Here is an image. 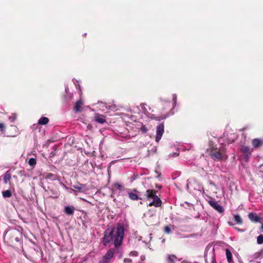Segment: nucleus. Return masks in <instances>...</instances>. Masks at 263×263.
Returning <instances> with one entry per match:
<instances>
[{"label":"nucleus","mask_w":263,"mask_h":263,"mask_svg":"<svg viewBox=\"0 0 263 263\" xmlns=\"http://www.w3.org/2000/svg\"><path fill=\"white\" fill-rule=\"evenodd\" d=\"M58 176L52 173H47L45 176V178L50 179L51 180H55L57 179Z\"/></svg>","instance_id":"nucleus-17"},{"label":"nucleus","mask_w":263,"mask_h":263,"mask_svg":"<svg viewBox=\"0 0 263 263\" xmlns=\"http://www.w3.org/2000/svg\"><path fill=\"white\" fill-rule=\"evenodd\" d=\"M157 187L160 189L161 188V186H157Z\"/></svg>","instance_id":"nucleus-44"},{"label":"nucleus","mask_w":263,"mask_h":263,"mask_svg":"<svg viewBox=\"0 0 263 263\" xmlns=\"http://www.w3.org/2000/svg\"><path fill=\"white\" fill-rule=\"evenodd\" d=\"M74 208L71 206H66L64 208V212L69 215H72L74 213Z\"/></svg>","instance_id":"nucleus-13"},{"label":"nucleus","mask_w":263,"mask_h":263,"mask_svg":"<svg viewBox=\"0 0 263 263\" xmlns=\"http://www.w3.org/2000/svg\"><path fill=\"white\" fill-rule=\"evenodd\" d=\"M194 263H199V262H194Z\"/></svg>","instance_id":"nucleus-47"},{"label":"nucleus","mask_w":263,"mask_h":263,"mask_svg":"<svg viewBox=\"0 0 263 263\" xmlns=\"http://www.w3.org/2000/svg\"><path fill=\"white\" fill-rule=\"evenodd\" d=\"M124 191L127 194L130 200H138V199H141L138 194L139 192L136 189H124Z\"/></svg>","instance_id":"nucleus-3"},{"label":"nucleus","mask_w":263,"mask_h":263,"mask_svg":"<svg viewBox=\"0 0 263 263\" xmlns=\"http://www.w3.org/2000/svg\"><path fill=\"white\" fill-rule=\"evenodd\" d=\"M234 219L235 221L238 224H241L242 222V220L240 216L238 215H235L234 216Z\"/></svg>","instance_id":"nucleus-24"},{"label":"nucleus","mask_w":263,"mask_h":263,"mask_svg":"<svg viewBox=\"0 0 263 263\" xmlns=\"http://www.w3.org/2000/svg\"><path fill=\"white\" fill-rule=\"evenodd\" d=\"M178 155H179V153H174L169 155L170 157H175V156H177Z\"/></svg>","instance_id":"nucleus-39"},{"label":"nucleus","mask_w":263,"mask_h":263,"mask_svg":"<svg viewBox=\"0 0 263 263\" xmlns=\"http://www.w3.org/2000/svg\"><path fill=\"white\" fill-rule=\"evenodd\" d=\"M95 120L98 123H103L105 122V117L103 115L97 114L95 116Z\"/></svg>","instance_id":"nucleus-10"},{"label":"nucleus","mask_w":263,"mask_h":263,"mask_svg":"<svg viewBox=\"0 0 263 263\" xmlns=\"http://www.w3.org/2000/svg\"><path fill=\"white\" fill-rule=\"evenodd\" d=\"M153 201L148 204L149 206H154L155 207H160L161 205V200L158 196H154L153 199Z\"/></svg>","instance_id":"nucleus-8"},{"label":"nucleus","mask_w":263,"mask_h":263,"mask_svg":"<svg viewBox=\"0 0 263 263\" xmlns=\"http://www.w3.org/2000/svg\"><path fill=\"white\" fill-rule=\"evenodd\" d=\"M115 252V250L114 249H110L107 251L104 256L110 260L111 259L114 257Z\"/></svg>","instance_id":"nucleus-14"},{"label":"nucleus","mask_w":263,"mask_h":263,"mask_svg":"<svg viewBox=\"0 0 263 263\" xmlns=\"http://www.w3.org/2000/svg\"><path fill=\"white\" fill-rule=\"evenodd\" d=\"M249 219L254 222L259 221L260 218L256 213H250L248 215Z\"/></svg>","instance_id":"nucleus-15"},{"label":"nucleus","mask_w":263,"mask_h":263,"mask_svg":"<svg viewBox=\"0 0 263 263\" xmlns=\"http://www.w3.org/2000/svg\"><path fill=\"white\" fill-rule=\"evenodd\" d=\"M257 242L259 245L263 243V235H260L257 237Z\"/></svg>","instance_id":"nucleus-26"},{"label":"nucleus","mask_w":263,"mask_h":263,"mask_svg":"<svg viewBox=\"0 0 263 263\" xmlns=\"http://www.w3.org/2000/svg\"><path fill=\"white\" fill-rule=\"evenodd\" d=\"M208 203L215 210L219 213H223L224 212L223 208L217 203L214 199H211L208 201Z\"/></svg>","instance_id":"nucleus-5"},{"label":"nucleus","mask_w":263,"mask_h":263,"mask_svg":"<svg viewBox=\"0 0 263 263\" xmlns=\"http://www.w3.org/2000/svg\"><path fill=\"white\" fill-rule=\"evenodd\" d=\"M114 186L118 190H123L124 191V189H125V187H124L123 186H122V185L120 184L119 183H116L114 184Z\"/></svg>","instance_id":"nucleus-29"},{"label":"nucleus","mask_w":263,"mask_h":263,"mask_svg":"<svg viewBox=\"0 0 263 263\" xmlns=\"http://www.w3.org/2000/svg\"><path fill=\"white\" fill-rule=\"evenodd\" d=\"M226 256H227L228 261L229 262H232V255L231 251L229 249H227L226 250Z\"/></svg>","instance_id":"nucleus-18"},{"label":"nucleus","mask_w":263,"mask_h":263,"mask_svg":"<svg viewBox=\"0 0 263 263\" xmlns=\"http://www.w3.org/2000/svg\"><path fill=\"white\" fill-rule=\"evenodd\" d=\"M2 194L4 198H9L12 196L11 192L10 190L3 191Z\"/></svg>","instance_id":"nucleus-23"},{"label":"nucleus","mask_w":263,"mask_h":263,"mask_svg":"<svg viewBox=\"0 0 263 263\" xmlns=\"http://www.w3.org/2000/svg\"><path fill=\"white\" fill-rule=\"evenodd\" d=\"M28 163L30 166H34L36 163V161L35 158H31L29 160Z\"/></svg>","instance_id":"nucleus-25"},{"label":"nucleus","mask_w":263,"mask_h":263,"mask_svg":"<svg viewBox=\"0 0 263 263\" xmlns=\"http://www.w3.org/2000/svg\"><path fill=\"white\" fill-rule=\"evenodd\" d=\"M109 109L111 110H116V106L115 105H111L109 106Z\"/></svg>","instance_id":"nucleus-36"},{"label":"nucleus","mask_w":263,"mask_h":263,"mask_svg":"<svg viewBox=\"0 0 263 263\" xmlns=\"http://www.w3.org/2000/svg\"><path fill=\"white\" fill-rule=\"evenodd\" d=\"M49 121V120L46 117L41 118L38 121V124L41 125H44L47 124Z\"/></svg>","instance_id":"nucleus-21"},{"label":"nucleus","mask_w":263,"mask_h":263,"mask_svg":"<svg viewBox=\"0 0 263 263\" xmlns=\"http://www.w3.org/2000/svg\"><path fill=\"white\" fill-rule=\"evenodd\" d=\"M16 115L15 114H12L11 116L9 117V120L11 122H13L16 119Z\"/></svg>","instance_id":"nucleus-31"},{"label":"nucleus","mask_w":263,"mask_h":263,"mask_svg":"<svg viewBox=\"0 0 263 263\" xmlns=\"http://www.w3.org/2000/svg\"><path fill=\"white\" fill-rule=\"evenodd\" d=\"M210 156L214 160L216 161H219L221 160L222 157V154L219 151H211L210 152Z\"/></svg>","instance_id":"nucleus-9"},{"label":"nucleus","mask_w":263,"mask_h":263,"mask_svg":"<svg viewBox=\"0 0 263 263\" xmlns=\"http://www.w3.org/2000/svg\"><path fill=\"white\" fill-rule=\"evenodd\" d=\"M163 133H157V135L156 136L155 140L156 142H158L161 139Z\"/></svg>","instance_id":"nucleus-27"},{"label":"nucleus","mask_w":263,"mask_h":263,"mask_svg":"<svg viewBox=\"0 0 263 263\" xmlns=\"http://www.w3.org/2000/svg\"><path fill=\"white\" fill-rule=\"evenodd\" d=\"M191 183L190 181H189V180H187V184H186V186H187V188L188 189L189 187V184Z\"/></svg>","instance_id":"nucleus-43"},{"label":"nucleus","mask_w":263,"mask_h":263,"mask_svg":"<svg viewBox=\"0 0 263 263\" xmlns=\"http://www.w3.org/2000/svg\"><path fill=\"white\" fill-rule=\"evenodd\" d=\"M19 234V232L16 229H11L6 232L5 235L12 236L14 237V239L16 241L18 242L20 241L19 238L17 237V235Z\"/></svg>","instance_id":"nucleus-7"},{"label":"nucleus","mask_w":263,"mask_h":263,"mask_svg":"<svg viewBox=\"0 0 263 263\" xmlns=\"http://www.w3.org/2000/svg\"><path fill=\"white\" fill-rule=\"evenodd\" d=\"M124 236V228L120 223H117L116 227L112 229H107L104 232L103 238V244L107 246L109 242H112L115 248L119 247Z\"/></svg>","instance_id":"nucleus-1"},{"label":"nucleus","mask_w":263,"mask_h":263,"mask_svg":"<svg viewBox=\"0 0 263 263\" xmlns=\"http://www.w3.org/2000/svg\"><path fill=\"white\" fill-rule=\"evenodd\" d=\"M260 255V253L259 252H257V253H255L254 254H253L252 256H250V258L251 259H257L258 258Z\"/></svg>","instance_id":"nucleus-30"},{"label":"nucleus","mask_w":263,"mask_h":263,"mask_svg":"<svg viewBox=\"0 0 263 263\" xmlns=\"http://www.w3.org/2000/svg\"><path fill=\"white\" fill-rule=\"evenodd\" d=\"M157 151V148H156V146H153V148H152L151 149V151L152 152V153H155Z\"/></svg>","instance_id":"nucleus-40"},{"label":"nucleus","mask_w":263,"mask_h":263,"mask_svg":"<svg viewBox=\"0 0 263 263\" xmlns=\"http://www.w3.org/2000/svg\"><path fill=\"white\" fill-rule=\"evenodd\" d=\"M130 256H134V257H136L138 255V253L137 252V251H132L130 253Z\"/></svg>","instance_id":"nucleus-34"},{"label":"nucleus","mask_w":263,"mask_h":263,"mask_svg":"<svg viewBox=\"0 0 263 263\" xmlns=\"http://www.w3.org/2000/svg\"><path fill=\"white\" fill-rule=\"evenodd\" d=\"M126 122H127L126 126L128 127L126 128L127 130L140 129L142 132H146L153 130L152 124L156 126V132H164V124L162 122L159 123L156 121L151 120L149 124L143 125L141 122H137L134 116L128 117Z\"/></svg>","instance_id":"nucleus-2"},{"label":"nucleus","mask_w":263,"mask_h":263,"mask_svg":"<svg viewBox=\"0 0 263 263\" xmlns=\"http://www.w3.org/2000/svg\"><path fill=\"white\" fill-rule=\"evenodd\" d=\"M164 232L166 233L169 234L171 232V229L169 226H166L164 227Z\"/></svg>","instance_id":"nucleus-32"},{"label":"nucleus","mask_w":263,"mask_h":263,"mask_svg":"<svg viewBox=\"0 0 263 263\" xmlns=\"http://www.w3.org/2000/svg\"><path fill=\"white\" fill-rule=\"evenodd\" d=\"M253 150L249 147L243 146L240 148V152L243 154L246 161H248L251 156Z\"/></svg>","instance_id":"nucleus-4"},{"label":"nucleus","mask_w":263,"mask_h":263,"mask_svg":"<svg viewBox=\"0 0 263 263\" xmlns=\"http://www.w3.org/2000/svg\"><path fill=\"white\" fill-rule=\"evenodd\" d=\"M173 101L174 106H176L177 103V96L175 94L173 95Z\"/></svg>","instance_id":"nucleus-33"},{"label":"nucleus","mask_w":263,"mask_h":263,"mask_svg":"<svg viewBox=\"0 0 263 263\" xmlns=\"http://www.w3.org/2000/svg\"><path fill=\"white\" fill-rule=\"evenodd\" d=\"M124 262L125 263H131V262H132V259H130L129 258H125L124 259Z\"/></svg>","instance_id":"nucleus-37"},{"label":"nucleus","mask_w":263,"mask_h":263,"mask_svg":"<svg viewBox=\"0 0 263 263\" xmlns=\"http://www.w3.org/2000/svg\"><path fill=\"white\" fill-rule=\"evenodd\" d=\"M262 229H263V225L261 226Z\"/></svg>","instance_id":"nucleus-46"},{"label":"nucleus","mask_w":263,"mask_h":263,"mask_svg":"<svg viewBox=\"0 0 263 263\" xmlns=\"http://www.w3.org/2000/svg\"><path fill=\"white\" fill-rule=\"evenodd\" d=\"M110 260L107 259L105 256H103L100 260L99 263H109Z\"/></svg>","instance_id":"nucleus-28"},{"label":"nucleus","mask_w":263,"mask_h":263,"mask_svg":"<svg viewBox=\"0 0 263 263\" xmlns=\"http://www.w3.org/2000/svg\"><path fill=\"white\" fill-rule=\"evenodd\" d=\"M252 145L256 148L261 146L262 144V142L259 139H254L252 141Z\"/></svg>","instance_id":"nucleus-16"},{"label":"nucleus","mask_w":263,"mask_h":263,"mask_svg":"<svg viewBox=\"0 0 263 263\" xmlns=\"http://www.w3.org/2000/svg\"><path fill=\"white\" fill-rule=\"evenodd\" d=\"M67 90H68V88H67V87H66V88H65V91L67 92Z\"/></svg>","instance_id":"nucleus-45"},{"label":"nucleus","mask_w":263,"mask_h":263,"mask_svg":"<svg viewBox=\"0 0 263 263\" xmlns=\"http://www.w3.org/2000/svg\"><path fill=\"white\" fill-rule=\"evenodd\" d=\"M156 191L153 190H147L145 193V196L147 200L153 199L154 196H156Z\"/></svg>","instance_id":"nucleus-11"},{"label":"nucleus","mask_w":263,"mask_h":263,"mask_svg":"<svg viewBox=\"0 0 263 263\" xmlns=\"http://www.w3.org/2000/svg\"><path fill=\"white\" fill-rule=\"evenodd\" d=\"M85 187V185L83 184L79 183L77 185H73V187L75 189L79 190V191H82Z\"/></svg>","instance_id":"nucleus-22"},{"label":"nucleus","mask_w":263,"mask_h":263,"mask_svg":"<svg viewBox=\"0 0 263 263\" xmlns=\"http://www.w3.org/2000/svg\"><path fill=\"white\" fill-rule=\"evenodd\" d=\"M128 133H116V138L122 141H128L130 138Z\"/></svg>","instance_id":"nucleus-6"},{"label":"nucleus","mask_w":263,"mask_h":263,"mask_svg":"<svg viewBox=\"0 0 263 263\" xmlns=\"http://www.w3.org/2000/svg\"><path fill=\"white\" fill-rule=\"evenodd\" d=\"M83 104L84 103L81 100H80L76 102L74 107V109L76 112L82 111V106Z\"/></svg>","instance_id":"nucleus-12"},{"label":"nucleus","mask_w":263,"mask_h":263,"mask_svg":"<svg viewBox=\"0 0 263 263\" xmlns=\"http://www.w3.org/2000/svg\"><path fill=\"white\" fill-rule=\"evenodd\" d=\"M5 125L3 123H0V130H3L5 129Z\"/></svg>","instance_id":"nucleus-35"},{"label":"nucleus","mask_w":263,"mask_h":263,"mask_svg":"<svg viewBox=\"0 0 263 263\" xmlns=\"http://www.w3.org/2000/svg\"><path fill=\"white\" fill-rule=\"evenodd\" d=\"M10 179L11 175L8 172H7L4 175V181L5 183H7Z\"/></svg>","instance_id":"nucleus-20"},{"label":"nucleus","mask_w":263,"mask_h":263,"mask_svg":"<svg viewBox=\"0 0 263 263\" xmlns=\"http://www.w3.org/2000/svg\"><path fill=\"white\" fill-rule=\"evenodd\" d=\"M205 262L206 263H208L206 259H205ZM211 263H216L215 258L214 256H212L211 258Z\"/></svg>","instance_id":"nucleus-38"},{"label":"nucleus","mask_w":263,"mask_h":263,"mask_svg":"<svg viewBox=\"0 0 263 263\" xmlns=\"http://www.w3.org/2000/svg\"><path fill=\"white\" fill-rule=\"evenodd\" d=\"M209 184H210V185H214V186H215V184H214V182H212V181H211V180H209Z\"/></svg>","instance_id":"nucleus-42"},{"label":"nucleus","mask_w":263,"mask_h":263,"mask_svg":"<svg viewBox=\"0 0 263 263\" xmlns=\"http://www.w3.org/2000/svg\"><path fill=\"white\" fill-rule=\"evenodd\" d=\"M140 259L141 261H143L145 259V256L144 255H142L140 257Z\"/></svg>","instance_id":"nucleus-41"},{"label":"nucleus","mask_w":263,"mask_h":263,"mask_svg":"<svg viewBox=\"0 0 263 263\" xmlns=\"http://www.w3.org/2000/svg\"><path fill=\"white\" fill-rule=\"evenodd\" d=\"M177 259V257L174 255H168L167 256V261L169 263H175Z\"/></svg>","instance_id":"nucleus-19"}]
</instances>
